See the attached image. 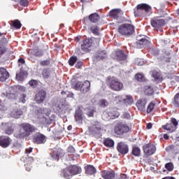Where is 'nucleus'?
<instances>
[{
	"instance_id": "423d86ee",
	"label": "nucleus",
	"mask_w": 179,
	"mask_h": 179,
	"mask_svg": "<svg viewBox=\"0 0 179 179\" xmlns=\"http://www.w3.org/2000/svg\"><path fill=\"white\" fill-rule=\"evenodd\" d=\"M54 110L57 114L64 115L68 113V111H71V105L66 102H59L54 106Z\"/></svg>"
},
{
	"instance_id": "9b49d317",
	"label": "nucleus",
	"mask_w": 179,
	"mask_h": 179,
	"mask_svg": "<svg viewBox=\"0 0 179 179\" xmlns=\"http://www.w3.org/2000/svg\"><path fill=\"white\" fill-rule=\"evenodd\" d=\"M144 153L148 156H152L156 152V147L153 144H145L143 146Z\"/></svg>"
},
{
	"instance_id": "4be33fe9",
	"label": "nucleus",
	"mask_w": 179,
	"mask_h": 179,
	"mask_svg": "<svg viewBox=\"0 0 179 179\" xmlns=\"http://www.w3.org/2000/svg\"><path fill=\"white\" fill-rule=\"evenodd\" d=\"M151 76L155 82H162V80H163V76H162V73H160V72H159L157 70H153L151 72Z\"/></svg>"
},
{
	"instance_id": "cd10ccee",
	"label": "nucleus",
	"mask_w": 179,
	"mask_h": 179,
	"mask_svg": "<svg viewBox=\"0 0 179 179\" xmlns=\"http://www.w3.org/2000/svg\"><path fill=\"white\" fill-rule=\"evenodd\" d=\"M61 153H62V150L61 148L53 150L52 153L50 154L52 160H59Z\"/></svg>"
},
{
	"instance_id": "a19ab883",
	"label": "nucleus",
	"mask_w": 179,
	"mask_h": 179,
	"mask_svg": "<svg viewBox=\"0 0 179 179\" xmlns=\"http://www.w3.org/2000/svg\"><path fill=\"white\" fill-rule=\"evenodd\" d=\"M11 22L13 23V27H15V29H20V27H22V23H20L19 20H15Z\"/></svg>"
},
{
	"instance_id": "5701e85b",
	"label": "nucleus",
	"mask_w": 179,
	"mask_h": 179,
	"mask_svg": "<svg viewBox=\"0 0 179 179\" xmlns=\"http://www.w3.org/2000/svg\"><path fill=\"white\" fill-rule=\"evenodd\" d=\"M101 176L104 179H114V177H115V173H114V171H103L101 173Z\"/></svg>"
},
{
	"instance_id": "a18cd8bd",
	"label": "nucleus",
	"mask_w": 179,
	"mask_h": 179,
	"mask_svg": "<svg viewBox=\"0 0 179 179\" xmlns=\"http://www.w3.org/2000/svg\"><path fill=\"white\" fill-rule=\"evenodd\" d=\"M106 57H107L106 52L101 51L96 55V59H103V58H106Z\"/></svg>"
},
{
	"instance_id": "bf43d9fd",
	"label": "nucleus",
	"mask_w": 179,
	"mask_h": 179,
	"mask_svg": "<svg viewBox=\"0 0 179 179\" xmlns=\"http://www.w3.org/2000/svg\"><path fill=\"white\" fill-rule=\"evenodd\" d=\"M6 52V48H5V46H0V56L2 55V54H4Z\"/></svg>"
},
{
	"instance_id": "39448f33",
	"label": "nucleus",
	"mask_w": 179,
	"mask_h": 179,
	"mask_svg": "<svg viewBox=\"0 0 179 179\" xmlns=\"http://www.w3.org/2000/svg\"><path fill=\"white\" fill-rule=\"evenodd\" d=\"M118 32L122 36H131L135 32V27L131 24H123L118 27Z\"/></svg>"
},
{
	"instance_id": "f704fd0d",
	"label": "nucleus",
	"mask_w": 179,
	"mask_h": 179,
	"mask_svg": "<svg viewBox=\"0 0 179 179\" xmlns=\"http://www.w3.org/2000/svg\"><path fill=\"white\" fill-rule=\"evenodd\" d=\"M89 20L92 23H97V22H99V20H100V15L97 13L91 14L89 16Z\"/></svg>"
},
{
	"instance_id": "0e129e2a",
	"label": "nucleus",
	"mask_w": 179,
	"mask_h": 179,
	"mask_svg": "<svg viewBox=\"0 0 179 179\" xmlns=\"http://www.w3.org/2000/svg\"><path fill=\"white\" fill-rule=\"evenodd\" d=\"M16 88L18 89V90L20 92H26V88L23 86L17 85Z\"/></svg>"
},
{
	"instance_id": "f8f14e48",
	"label": "nucleus",
	"mask_w": 179,
	"mask_h": 179,
	"mask_svg": "<svg viewBox=\"0 0 179 179\" xmlns=\"http://www.w3.org/2000/svg\"><path fill=\"white\" fill-rule=\"evenodd\" d=\"M45 97H47V92L44 90L39 91L35 96V101L38 103V104H41L45 100Z\"/></svg>"
},
{
	"instance_id": "6e6d98bb",
	"label": "nucleus",
	"mask_w": 179,
	"mask_h": 179,
	"mask_svg": "<svg viewBox=\"0 0 179 179\" xmlns=\"http://www.w3.org/2000/svg\"><path fill=\"white\" fill-rule=\"evenodd\" d=\"M91 31L94 34H99V28H97V27H92L90 29Z\"/></svg>"
},
{
	"instance_id": "6e6552de",
	"label": "nucleus",
	"mask_w": 179,
	"mask_h": 179,
	"mask_svg": "<svg viewBox=\"0 0 179 179\" xmlns=\"http://www.w3.org/2000/svg\"><path fill=\"white\" fill-rule=\"evenodd\" d=\"M146 38V36L142 35L137 36V48H143V47L150 45V41Z\"/></svg>"
},
{
	"instance_id": "603ef678",
	"label": "nucleus",
	"mask_w": 179,
	"mask_h": 179,
	"mask_svg": "<svg viewBox=\"0 0 179 179\" xmlns=\"http://www.w3.org/2000/svg\"><path fill=\"white\" fill-rule=\"evenodd\" d=\"M135 78L136 79V80H138V82H143V80H145V78L142 74H136L135 76Z\"/></svg>"
},
{
	"instance_id": "f3484780",
	"label": "nucleus",
	"mask_w": 179,
	"mask_h": 179,
	"mask_svg": "<svg viewBox=\"0 0 179 179\" xmlns=\"http://www.w3.org/2000/svg\"><path fill=\"white\" fill-rule=\"evenodd\" d=\"M23 114L22 110L17 106L13 108L10 112V116L13 118H20V116Z\"/></svg>"
},
{
	"instance_id": "2f4dec72",
	"label": "nucleus",
	"mask_w": 179,
	"mask_h": 179,
	"mask_svg": "<svg viewBox=\"0 0 179 179\" xmlns=\"http://www.w3.org/2000/svg\"><path fill=\"white\" fill-rule=\"evenodd\" d=\"M89 90H90V82H89V80H86L83 84L80 92H82V93H87Z\"/></svg>"
},
{
	"instance_id": "c756f323",
	"label": "nucleus",
	"mask_w": 179,
	"mask_h": 179,
	"mask_svg": "<svg viewBox=\"0 0 179 179\" xmlns=\"http://www.w3.org/2000/svg\"><path fill=\"white\" fill-rule=\"evenodd\" d=\"M85 173L88 174V176H92L93 174H96V168H94V166L92 165H88L85 166Z\"/></svg>"
},
{
	"instance_id": "338daca9",
	"label": "nucleus",
	"mask_w": 179,
	"mask_h": 179,
	"mask_svg": "<svg viewBox=\"0 0 179 179\" xmlns=\"http://www.w3.org/2000/svg\"><path fill=\"white\" fill-rule=\"evenodd\" d=\"M24 60L23 59V58H20L18 59V66H20V64H24Z\"/></svg>"
},
{
	"instance_id": "864d4df0",
	"label": "nucleus",
	"mask_w": 179,
	"mask_h": 179,
	"mask_svg": "<svg viewBox=\"0 0 179 179\" xmlns=\"http://www.w3.org/2000/svg\"><path fill=\"white\" fill-rule=\"evenodd\" d=\"M50 64H51L50 59L43 60L40 62V65H41L42 66H48Z\"/></svg>"
},
{
	"instance_id": "4c0bfd02",
	"label": "nucleus",
	"mask_w": 179,
	"mask_h": 179,
	"mask_svg": "<svg viewBox=\"0 0 179 179\" xmlns=\"http://www.w3.org/2000/svg\"><path fill=\"white\" fill-rule=\"evenodd\" d=\"M90 131H92L93 132H96V131H100L101 129V126L99 123V122H96L94 124L92 125V127H90Z\"/></svg>"
},
{
	"instance_id": "ddd939ff",
	"label": "nucleus",
	"mask_w": 179,
	"mask_h": 179,
	"mask_svg": "<svg viewBox=\"0 0 179 179\" xmlns=\"http://www.w3.org/2000/svg\"><path fill=\"white\" fill-rule=\"evenodd\" d=\"M117 149L119 153H121V155H127V153L129 152V148L128 147V145L122 142H120L117 144Z\"/></svg>"
},
{
	"instance_id": "72a5a7b5",
	"label": "nucleus",
	"mask_w": 179,
	"mask_h": 179,
	"mask_svg": "<svg viewBox=\"0 0 179 179\" xmlns=\"http://www.w3.org/2000/svg\"><path fill=\"white\" fill-rule=\"evenodd\" d=\"M116 56L118 61H126L127 60V55L124 54V51L122 50H117L116 52Z\"/></svg>"
},
{
	"instance_id": "20e7f679",
	"label": "nucleus",
	"mask_w": 179,
	"mask_h": 179,
	"mask_svg": "<svg viewBox=\"0 0 179 179\" xmlns=\"http://www.w3.org/2000/svg\"><path fill=\"white\" fill-rule=\"evenodd\" d=\"M20 136L24 138V136H29L31 132L36 131V127L30 124L29 123H22L20 125Z\"/></svg>"
},
{
	"instance_id": "f03ea898",
	"label": "nucleus",
	"mask_w": 179,
	"mask_h": 179,
	"mask_svg": "<svg viewBox=\"0 0 179 179\" xmlns=\"http://www.w3.org/2000/svg\"><path fill=\"white\" fill-rule=\"evenodd\" d=\"M152 13V7L146 3L138 4L134 9V16L139 17L150 16Z\"/></svg>"
},
{
	"instance_id": "bb28decb",
	"label": "nucleus",
	"mask_w": 179,
	"mask_h": 179,
	"mask_svg": "<svg viewBox=\"0 0 179 179\" xmlns=\"http://www.w3.org/2000/svg\"><path fill=\"white\" fill-rule=\"evenodd\" d=\"M83 118V115L82 114V110L80 109H77L75 113V120L78 124H82V120Z\"/></svg>"
},
{
	"instance_id": "c03bdc74",
	"label": "nucleus",
	"mask_w": 179,
	"mask_h": 179,
	"mask_svg": "<svg viewBox=\"0 0 179 179\" xmlns=\"http://www.w3.org/2000/svg\"><path fill=\"white\" fill-rule=\"evenodd\" d=\"M173 104L175 107H179V93L176 94Z\"/></svg>"
},
{
	"instance_id": "1a4fd4ad",
	"label": "nucleus",
	"mask_w": 179,
	"mask_h": 179,
	"mask_svg": "<svg viewBox=\"0 0 179 179\" xmlns=\"http://www.w3.org/2000/svg\"><path fill=\"white\" fill-rule=\"evenodd\" d=\"M177 125H178V122L176 118L171 119V122L167 123L166 125L162 126L163 129L169 131V132H174L177 129Z\"/></svg>"
},
{
	"instance_id": "f257e3e1",
	"label": "nucleus",
	"mask_w": 179,
	"mask_h": 179,
	"mask_svg": "<svg viewBox=\"0 0 179 179\" xmlns=\"http://www.w3.org/2000/svg\"><path fill=\"white\" fill-rule=\"evenodd\" d=\"M50 115V110L48 108H40L35 110L34 117L39 124H42V125L52 124L54 120L48 119Z\"/></svg>"
},
{
	"instance_id": "69168bd1",
	"label": "nucleus",
	"mask_w": 179,
	"mask_h": 179,
	"mask_svg": "<svg viewBox=\"0 0 179 179\" xmlns=\"http://www.w3.org/2000/svg\"><path fill=\"white\" fill-rule=\"evenodd\" d=\"M123 118H127V120H129L131 118V115L128 113H124L122 115Z\"/></svg>"
},
{
	"instance_id": "aec40b11",
	"label": "nucleus",
	"mask_w": 179,
	"mask_h": 179,
	"mask_svg": "<svg viewBox=\"0 0 179 179\" xmlns=\"http://www.w3.org/2000/svg\"><path fill=\"white\" fill-rule=\"evenodd\" d=\"M1 129L5 130V134L10 135L13 133V127L12 123H2Z\"/></svg>"
},
{
	"instance_id": "c9c22d12",
	"label": "nucleus",
	"mask_w": 179,
	"mask_h": 179,
	"mask_svg": "<svg viewBox=\"0 0 179 179\" xmlns=\"http://www.w3.org/2000/svg\"><path fill=\"white\" fill-rule=\"evenodd\" d=\"M42 76L43 79H49L50 76H51V69H44L42 71Z\"/></svg>"
},
{
	"instance_id": "052dcab7",
	"label": "nucleus",
	"mask_w": 179,
	"mask_h": 179,
	"mask_svg": "<svg viewBox=\"0 0 179 179\" xmlns=\"http://www.w3.org/2000/svg\"><path fill=\"white\" fill-rule=\"evenodd\" d=\"M67 152H69V153H75V148L73 146H70L67 148Z\"/></svg>"
},
{
	"instance_id": "3c124183",
	"label": "nucleus",
	"mask_w": 179,
	"mask_h": 179,
	"mask_svg": "<svg viewBox=\"0 0 179 179\" xmlns=\"http://www.w3.org/2000/svg\"><path fill=\"white\" fill-rule=\"evenodd\" d=\"M153 108H155V103L153 102H151L147 108V113H152Z\"/></svg>"
},
{
	"instance_id": "2eb2a0df",
	"label": "nucleus",
	"mask_w": 179,
	"mask_h": 179,
	"mask_svg": "<svg viewBox=\"0 0 179 179\" xmlns=\"http://www.w3.org/2000/svg\"><path fill=\"white\" fill-rule=\"evenodd\" d=\"M45 136L37 133L34 136V143L38 145H41V143H45Z\"/></svg>"
},
{
	"instance_id": "680f3d73",
	"label": "nucleus",
	"mask_w": 179,
	"mask_h": 179,
	"mask_svg": "<svg viewBox=\"0 0 179 179\" xmlns=\"http://www.w3.org/2000/svg\"><path fill=\"white\" fill-rule=\"evenodd\" d=\"M82 65H83V62H78L76 64V68H77V69H80V68H82Z\"/></svg>"
},
{
	"instance_id": "4468645a",
	"label": "nucleus",
	"mask_w": 179,
	"mask_h": 179,
	"mask_svg": "<svg viewBox=\"0 0 179 179\" xmlns=\"http://www.w3.org/2000/svg\"><path fill=\"white\" fill-rule=\"evenodd\" d=\"M12 144V139L8 136H0V146L1 148H8Z\"/></svg>"
},
{
	"instance_id": "ea45409f",
	"label": "nucleus",
	"mask_w": 179,
	"mask_h": 179,
	"mask_svg": "<svg viewBox=\"0 0 179 179\" xmlns=\"http://www.w3.org/2000/svg\"><path fill=\"white\" fill-rule=\"evenodd\" d=\"M131 153H132L133 156L139 157V156H141V149L138 147H133Z\"/></svg>"
},
{
	"instance_id": "473e14b6",
	"label": "nucleus",
	"mask_w": 179,
	"mask_h": 179,
	"mask_svg": "<svg viewBox=\"0 0 179 179\" xmlns=\"http://www.w3.org/2000/svg\"><path fill=\"white\" fill-rule=\"evenodd\" d=\"M123 101L127 106H131L134 103V98L131 95H123Z\"/></svg>"
},
{
	"instance_id": "de8ad7c7",
	"label": "nucleus",
	"mask_w": 179,
	"mask_h": 179,
	"mask_svg": "<svg viewBox=\"0 0 179 179\" xmlns=\"http://www.w3.org/2000/svg\"><path fill=\"white\" fill-rule=\"evenodd\" d=\"M165 168L169 170V171H173V170H174V165L173 163L169 162L165 164Z\"/></svg>"
},
{
	"instance_id": "774afa93",
	"label": "nucleus",
	"mask_w": 179,
	"mask_h": 179,
	"mask_svg": "<svg viewBox=\"0 0 179 179\" xmlns=\"http://www.w3.org/2000/svg\"><path fill=\"white\" fill-rule=\"evenodd\" d=\"M118 179H128V178L127 177V175L125 174H122Z\"/></svg>"
},
{
	"instance_id": "e2e57ef3",
	"label": "nucleus",
	"mask_w": 179,
	"mask_h": 179,
	"mask_svg": "<svg viewBox=\"0 0 179 179\" xmlns=\"http://www.w3.org/2000/svg\"><path fill=\"white\" fill-rule=\"evenodd\" d=\"M31 152H33V148H29L26 149L25 153H26L27 156H29V155H30V153H31Z\"/></svg>"
},
{
	"instance_id": "a211bd4d",
	"label": "nucleus",
	"mask_w": 179,
	"mask_h": 179,
	"mask_svg": "<svg viewBox=\"0 0 179 179\" xmlns=\"http://www.w3.org/2000/svg\"><path fill=\"white\" fill-rule=\"evenodd\" d=\"M103 118H110L112 120H114V118H118L120 117V113L117 112H113L111 110L109 111H104L102 115Z\"/></svg>"
},
{
	"instance_id": "dca6fc26",
	"label": "nucleus",
	"mask_w": 179,
	"mask_h": 179,
	"mask_svg": "<svg viewBox=\"0 0 179 179\" xmlns=\"http://www.w3.org/2000/svg\"><path fill=\"white\" fill-rule=\"evenodd\" d=\"M151 24L155 29H160V27H163L166 24V21L163 19H154L151 20Z\"/></svg>"
},
{
	"instance_id": "37998d69",
	"label": "nucleus",
	"mask_w": 179,
	"mask_h": 179,
	"mask_svg": "<svg viewBox=\"0 0 179 179\" xmlns=\"http://www.w3.org/2000/svg\"><path fill=\"white\" fill-rule=\"evenodd\" d=\"M114 101L118 104V103H121L124 101V95H117L115 97Z\"/></svg>"
},
{
	"instance_id": "a878e982",
	"label": "nucleus",
	"mask_w": 179,
	"mask_h": 179,
	"mask_svg": "<svg viewBox=\"0 0 179 179\" xmlns=\"http://www.w3.org/2000/svg\"><path fill=\"white\" fill-rule=\"evenodd\" d=\"M69 168L72 176H76V174H80L82 173V169L76 165L71 166Z\"/></svg>"
},
{
	"instance_id": "c85d7f7f",
	"label": "nucleus",
	"mask_w": 179,
	"mask_h": 179,
	"mask_svg": "<svg viewBox=\"0 0 179 179\" xmlns=\"http://www.w3.org/2000/svg\"><path fill=\"white\" fill-rule=\"evenodd\" d=\"M24 163V166L27 171H30V170H31V163H33V157H25Z\"/></svg>"
},
{
	"instance_id": "e433bc0d",
	"label": "nucleus",
	"mask_w": 179,
	"mask_h": 179,
	"mask_svg": "<svg viewBox=\"0 0 179 179\" xmlns=\"http://www.w3.org/2000/svg\"><path fill=\"white\" fill-rule=\"evenodd\" d=\"M144 93L147 96H152V94H153V93H155V90H153V88L151 86L147 85L145 87Z\"/></svg>"
},
{
	"instance_id": "09e8293b",
	"label": "nucleus",
	"mask_w": 179,
	"mask_h": 179,
	"mask_svg": "<svg viewBox=\"0 0 179 179\" xmlns=\"http://www.w3.org/2000/svg\"><path fill=\"white\" fill-rule=\"evenodd\" d=\"M15 2H19L20 5H21V6H27V5H29V1L28 0H15Z\"/></svg>"
},
{
	"instance_id": "9d476101",
	"label": "nucleus",
	"mask_w": 179,
	"mask_h": 179,
	"mask_svg": "<svg viewBox=\"0 0 179 179\" xmlns=\"http://www.w3.org/2000/svg\"><path fill=\"white\" fill-rule=\"evenodd\" d=\"M93 41H94V38H86L83 41V44L81 45V50L84 51V52H87L89 48L93 45Z\"/></svg>"
},
{
	"instance_id": "7ed1b4c3",
	"label": "nucleus",
	"mask_w": 179,
	"mask_h": 179,
	"mask_svg": "<svg viewBox=\"0 0 179 179\" xmlns=\"http://www.w3.org/2000/svg\"><path fill=\"white\" fill-rule=\"evenodd\" d=\"M108 86L115 92H120L124 88V84L115 77H108L106 79Z\"/></svg>"
},
{
	"instance_id": "58836bf2",
	"label": "nucleus",
	"mask_w": 179,
	"mask_h": 179,
	"mask_svg": "<svg viewBox=\"0 0 179 179\" xmlns=\"http://www.w3.org/2000/svg\"><path fill=\"white\" fill-rule=\"evenodd\" d=\"M103 143H104L105 146H106V148H113L114 147V141L113 139L106 138V139H105Z\"/></svg>"
},
{
	"instance_id": "7c9ffc66",
	"label": "nucleus",
	"mask_w": 179,
	"mask_h": 179,
	"mask_svg": "<svg viewBox=\"0 0 179 179\" xmlns=\"http://www.w3.org/2000/svg\"><path fill=\"white\" fill-rule=\"evenodd\" d=\"M26 76H27V73L24 71H20L19 73L16 74V79L18 82H23Z\"/></svg>"
},
{
	"instance_id": "13d9d810",
	"label": "nucleus",
	"mask_w": 179,
	"mask_h": 179,
	"mask_svg": "<svg viewBox=\"0 0 179 179\" xmlns=\"http://www.w3.org/2000/svg\"><path fill=\"white\" fill-rule=\"evenodd\" d=\"M26 97H27L26 94H23L22 95V97L20 99V101H21V103H26V99H25Z\"/></svg>"
},
{
	"instance_id": "79ce46f5",
	"label": "nucleus",
	"mask_w": 179,
	"mask_h": 179,
	"mask_svg": "<svg viewBox=\"0 0 179 179\" xmlns=\"http://www.w3.org/2000/svg\"><path fill=\"white\" fill-rule=\"evenodd\" d=\"M99 106L104 108L108 106V101L106 99H101L99 101Z\"/></svg>"
},
{
	"instance_id": "6ab92c4d",
	"label": "nucleus",
	"mask_w": 179,
	"mask_h": 179,
	"mask_svg": "<svg viewBox=\"0 0 179 179\" xmlns=\"http://www.w3.org/2000/svg\"><path fill=\"white\" fill-rule=\"evenodd\" d=\"M146 103H148V99L141 98L137 101L136 106L140 111H145Z\"/></svg>"
},
{
	"instance_id": "393cba45",
	"label": "nucleus",
	"mask_w": 179,
	"mask_h": 179,
	"mask_svg": "<svg viewBox=\"0 0 179 179\" xmlns=\"http://www.w3.org/2000/svg\"><path fill=\"white\" fill-rule=\"evenodd\" d=\"M61 176L64 178L70 179L72 178V172H71L70 168H66L62 171Z\"/></svg>"
},
{
	"instance_id": "412c9836",
	"label": "nucleus",
	"mask_w": 179,
	"mask_h": 179,
	"mask_svg": "<svg viewBox=\"0 0 179 179\" xmlns=\"http://www.w3.org/2000/svg\"><path fill=\"white\" fill-rule=\"evenodd\" d=\"M122 15H124V12H122V10L120 9H114L110 12V16L116 20H118V19H120Z\"/></svg>"
},
{
	"instance_id": "49530a36",
	"label": "nucleus",
	"mask_w": 179,
	"mask_h": 179,
	"mask_svg": "<svg viewBox=\"0 0 179 179\" xmlns=\"http://www.w3.org/2000/svg\"><path fill=\"white\" fill-rule=\"evenodd\" d=\"M76 61H78V57H71L69 61V65H71V66H73L75 65Z\"/></svg>"
},
{
	"instance_id": "8fccbe9b",
	"label": "nucleus",
	"mask_w": 179,
	"mask_h": 179,
	"mask_svg": "<svg viewBox=\"0 0 179 179\" xmlns=\"http://www.w3.org/2000/svg\"><path fill=\"white\" fill-rule=\"evenodd\" d=\"M135 64L138 66H143V65H145V62L142 59H137L135 60Z\"/></svg>"
},
{
	"instance_id": "b1692460",
	"label": "nucleus",
	"mask_w": 179,
	"mask_h": 179,
	"mask_svg": "<svg viewBox=\"0 0 179 179\" xmlns=\"http://www.w3.org/2000/svg\"><path fill=\"white\" fill-rule=\"evenodd\" d=\"M9 78V73L6 71V69L3 68H0V80L1 82H5L6 79Z\"/></svg>"
},
{
	"instance_id": "5fc2aeb1",
	"label": "nucleus",
	"mask_w": 179,
	"mask_h": 179,
	"mask_svg": "<svg viewBox=\"0 0 179 179\" xmlns=\"http://www.w3.org/2000/svg\"><path fill=\"white\" fill-rule=\"evenodd\" d=\"M83 85V83H82V82H77L76 83L75 87L76 89V90H82V86Z\"/></svg>"
},
{
	"instance_id": "4d7b16f0",
	"label": "nucleus",
	"mask_w": 179,
	"mask_h": 179,
	"mask_svg": "<svg viewBox=\"0 0 179 179\" xmlns=\"http://www.w3.org/2000/svg\"><path fill=\"white\" fill-rule=\"evenodd\" d=\"M29 85L32 87H37V80H31V81H29Z\"/></svg>"
},
{
	"instance_id": "0eeeda50",
	"label": "nucleus",
	"mask_w": 179,
	"mask_h": 179,
	"mask_svg": "<svg viewBox=\"0 0 179 179\" xmlns=\"http://www.w3.org/2000/svg\"><path fill=\"white\" fill-rule=\"evenodd\" d=\"M114 131L117 135H124V134L129 132V127L125 123L120 122L115 125Z\"/></svg>"
}]
</instances>
